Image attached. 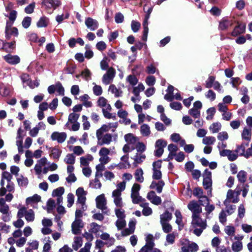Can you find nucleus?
Wrapping results in <instances>:
<instances>
[{"instance_id":"f257e3e1","label":"nucleus","mask_w":252,"mask_h":252,"mask_svg":"<svg viewBox=\"0 0 252 252\" xmlns=\"http://www.w3.org/2000/svg\"><path fill=\"white\" fill-rule=\"evenodd\" d=\"M191 227L193 233L199 236L207 227L206 220H203L199 216H191Z\"/></svg>"},{"instance_id":"f03ea898","label":"nucleus","mask_w":252,"mask_h":252,"mask_svg":"<svg viewBox=\"0 0 252 252\" xmlns=\"http://www.w3.org/2000/svg\"><path fill=\"white\" fill-rule=\"evenodd\" d=\"M114 212L117 220L115 222V225L118 230H121L126 225L125 211L123 207L115 208Z\"/></svg>"},{"instance_id":"7ed1b4c3","label":"nucleus","mask_w":252,"mask_h":252,"mask_svg":"<svg viewBox=\"0 0 252 252\" xmlns=\"http://www.w3.org/2000/svg\"><path fill=\"white\" fill-rule=\"evenodd\" d=\"M80 114L76 113H70L68 117V121L65 126L72 131H77L80 128V124L78 122Z\"/></svg>"},{"instance_id":"20e7f679","label":"nucleus","mask_w":252,"mask_h":252,"mask_svg":"<svg viewBox=\"0 0 252 252\" xmlns=\"http://www.w3.org/2000/svg\"><path fill=\"white\" fill-rule=\"evenodd\" d=\"M242 190L238 186L234 190L229 189L227 192L226 199L224 201V204L227 205L230 202L234 203H237L239 200V196Z\"/></svg>"},{"instance_id":"39448f33","label":"nucleus","mask_w":252,"mask_h":252,"mask_svg":"<svg viewBox=\"0 0 252 252\" xmlns=\"http://www.w3.org/2000/svg\"><path fill=\"white\" fill-rule=\"evenodd\" d=\"M141 186L137 183H134L131 188L130 197L133 204H139L145 200L139 194Z\"/></svg>"},{"instance_id":"423d86ee","label":"nucleus","mask_w":252,"mask_h":252,"mask_svg":"<svg viewBox=\"0 0 252 252\" xmlns=\"http://www.w3.org/2000/svg\"><path fill=\"white\" fill-rule=\"evenodd\" d=\"M0 212L2 214V220L4 222H8L11 219L9 208L3 198H0Z\"/></svg>"},{"instance_id":"0eeeda50","label":"nucleus","mask_w":252,"mask_h":252,"mask_svg":"<svg viewBox=\"0 0 252 252\" xmlns=\"http://www.w3.org/2000/svg\"><path fill=\"white\" fill-rule=\"evenodd\" d=\"M61 4L60 0H43L42 6L48 13L51 14L53 10Z\"/></svg>"},{"instance_id":"6e6552de","label":"nucleus","mask_w":252,"mask_h":252,"mask_svg":"<svg viewBox=\"0 0 252 252\" xmlns=\"http://www.w3.org/2000/svg\"><path fill=\"white\" fill-rule=\"evenodd\" d=\"M24 216L28 222H32L34 220V213L32 209L27 210L25 207L20 208L18 212L17 217L20 219Z\"/></svg>"},{"instance_id":"1a4fd4ad","label":"nucleus","mask_w":252,"mask_h":252,"mask_svg":"<svg viewBox=\"0 0 252 252\" xmlns=\"http://www.w3.org/2000/svg\"><path fill=\"white\" fill-rule=\"evenodd\" d=\"M152 238V236L151 235L148 236L145 245L141 248L139 252H161L159 249L154 248L155 244L154 242H151Z\"/></svg>"},{"instance_id":"9d476101","label":"nucleus","mask_w":252,"mask_h":252,"mask_svg":"<svg viewBox=\"0 0 252 252\" xmlns=\"http://www.w3.org/2000/svg\"><path fill=\"white\" fill-rule=\"evenodd\" d=\"M110 154V149L106 147H102L98 152L99 162L108 164L111 160V158L109 156Z\"/></svg>"},{"instance_id":"9b49d317","label":"nucleus","mask_w":252,"mask_h":252,"mask_svg":"<svg viewBox=\"0 0 252 252\" xmlns=\"http://www.w3.org/2000/svg\"><path fill=\"white\" fill-rule=\"evenodd\" d=\"M97 139V144L100 146L109 145L112 141V135L110 133L96 134Z\"/></svg>"},{"instance_id":"f8f14e48","label":"nucleus","mask_w":252,"mask_h":252,"mask_svg":"<svg viewBox=\"0 0 252 252\" xmlns=\"http://www.w3.org/2000/svg\"><path fill=\"white\" fill-rule=\"evenodd\" d=\"M76 194L77 196V203L80 204L81 209L85 211L87 209V206L85 204L86 200V193L82 188H79L76 191Z\"/></svg>"},{"instance_id":"ddd939ff","label":"nucleus","mask_w":252,"mask_h":252,"mask_svg":"<svg viewBox=\"0 0 252 252\" xmlns=\"http://www.w3.org/2000/svg\"><path fill=\"white\" fill-rule=\"evenodd\" d=\"M115 75V69L112 67H109L106 73L103 75L102 78V83L105 85L111 84L113 82Z\"/></svg>"},{"instance_id":"4468645a","label":"nucleus","mask_w":252,"mask_h":252,"mask_svg":"<svg viewBox=\"0 0 252 252\" xmlns=\"http://www.w3.org/2000/svg\"><path fill=\"white\" fill-rule=\"evenodd\" d=\"M161 162L158 160L153 163V175L152 178L155 180H160L162 177V173L160 171Z\"/></svg>"},{"instance_id":"2eb2a0df","label":"nucleus","mask_w":252,"mask_h":252,"mask_svg":"<svg viewBox=\"0 0 252 252\" xmlns=\"http://www.w3.org/2000/svg\"><path fill=\"white\" fill-rule=\"evenodd\" d=\"M188 208L192 212V216H199L202 212L200 205L194 200H192L188 205Z\"/></svg>"},{"instance_id":"dca6fc26","label":"nucleus","mask_w":252,"mask_h":252,"mask_svg":"<svg viewBox=\"0 0 252 252\" xmlns=\"http://www.w3.org/2000/svg\"><path fill=\"white\" fill-rule=\"evenodd\" d=\"M5 15L9 20V21L7 23L13 24L16 19L17 12L16 11L12 9V3H9L5 6Z\"/></svg>"},{"instance_id":"f3484780","label":"nucleus","mask_w":252,"mask_h":252,"mask_svg":"<svg viewBox=\"0 0 252 252\" xmlns=\"http://www.w3.org/2000/svg\"><path fill=\"white\" fill-rule=\"evenodd\" d=\"M96 207L101 210L104 213H107L109 211L107 210L106 200L103 194L98 196L95 199Z\"/></svg>"},{"instance_id":"a211bd4d","label":"nucleus","mask_w":252,"mask_h":252,"mask_svg":"<svg viewBox=\"0 0 252 252\" xmlns=\"http://www.w3.org/2000/svg\"><path fill=\"white\" fill-rule=\"evenodd\" d=\"M13 24L6 23L5 27V37L6 39H9L11 36H17L18 35V29L15 27H12Z\"/></svg>"},{"instance_id":"6ab92c4d","label":"nucleus","mask_w":252,"mask_h":252,"mask_svg":"<svg viewBox=\"0 0 252 252\" xmlns=\"http://www.w3.org/2000/svg\"><path fill=\"white\" fill-rule=\"evenodd\" d=\"M47 163V159L45 157H43L37 161L34 167V170L36 175H37L38 177H39L42 173L43 167Z\"/></svg>"},{"instance_id":"aec40b11","label":"nucleus","mask_w":252,"mask_h":252,"mask_svg":"<svg viewBox=\"0 0 252 252\" xmlns=\"http://www.w3.org/2000/svg\"><path fill=\"white\" fill-rule=\"evenodd\" d=\"M203 176V185L204 189H210L212 184L211 172L208 169H206L204 171Z\"/></svg>"},{"instance_id":"412c9836","label":"nucleus","mask_w":252,"mask_h":252,"mask_svg":"<svg viewBox=\"0 0 252 252\" xmlns=\"http://www.w3.org/2000/svg\"><path fill=\"white\" fill-rule=\"evenodd\" d=\"M220 155L222 157H227L228 159L231 161L235 160L238 157V154L235 150H230L220 151Z\"/></svg>"},{"instance_id":"4be33fe9","label":"nucleus","mask_w":252,"mask_h":252,"mask_svg":"<svg viewBox=\"0 0 252 252\" xmlns=\"http://www.w3.org/2000/svg\"><path fill=\"white\" fill-rule=\"evenodd\" d=\"M84 224L82 220H76L72 222L71 230L74 234H78L81 232V229L83 227Z\"/></svg>"},{"instance_id":"5701e85b","label":"nucleus","mask_w":252,"mask_h":252,"mask_svg":"<svg viewBox=\"0 0 252 252\" xmlns=\"http://www.w3.org/2000/svg\"><path fill=\"white\" fill-rule=\"evenodd\" d=\"M67 137L66 133L64 132H54L51 135V138L53 141H57L58 143H62L66 139Z\"/></svg>"},{"instance_id":"b1692460","label":"nucleus","mask_w":252,"mask_h":252,"mask_svg":"<svg viewBox=\"0 0 252 252\" xmlns=\"http://www.w3.org/2000/svg\"><path fill=\"white\" fill-rule=\"evenodd\" d=\"M85 24L86 27L91 31H95L98 27V22L97 20L91 17H88L86 19Z\"/></svg>"},{"instance_id":"393cba45","label":"nucleus","mask_w":252,"mask_h":252,"mask_svg":"<svg viewBox=\"0 0 252 252\" xmlns=\"http://www.w3.org/2000/svg\"><path fill=\"white\" fill-rule=\"evenodd\" d=\"M147 198L152 203L155 205H158L161 203L160 197L157 196L154 191L149 192L147 194Z\"/></svg>"},{"instance_id":"a878e982","label":"nucleus","mask_w":252,"mask_h":252,"mask_svg":"<svg viewBox=\"0 0 252 252\" xmlns=\"http://www.w3.org/2000/svg\"><path fill=\"white\" fill-rule=\"evenodd\" d=\"M100 238L105 241V244L108 246H111L114 244L115 239L112 237H110V235L106 233L103 232L100 235Z\"/></svg>"},{"instance_id":"bb28decb","label":"nucleus","mask_w":252,"mask_h":252,"mask_svg":"<svg viewBox=\"0 0 252 252\" xmlns=\"http://www.w3.org/2000/svg\"><path fill=\"white\" fill-rule=\"evenodd\" d=\"M121 196V194L112 193V197L116 208L123 207L124 206V203Z\"/></svg>"},{"instance_id":"cd10ccee","label":"nucleus","mask_w":252,"mask_h":252,"mask_svg":"<svg viewBox=\"0 0 252 252\" xmlns=\"http://www.w3.org/2000/svg\"><path fill=\"white\" fill-rule=\"evenodd\" d=\"M4 60L11 64H16L20 63V59L17 55H7L3 57Z\"/></svg>"},{"instance_id":"c85d7f7f","label":"nucleus","mask_w":252,"mask_h":252,"mask_svg":"<svg viewBox=\"0 0 252 252\" xmlns=\"http://www.w3.org/2000/svg\"><path fill=\"white\" fill-rule=\"evenodd\" d=\"M97 105L103 110H111V105L108 103V100L103 96H100L97 101Z\"/></svg>"},{"instance_id":"c756f323","label":"nucleus","mask_w":252,"mask_h":252,"mask_svg":"<svg viewBox=\"0 0 252 252\" xmlns=\"http://www.w3.org/2000/svg\"><path fill=\"white\" fill-rule=\"evenodd\" d=\"M249 145L248 142L242 143L241 145H238L235 150L238 156H244L246 158V148Z\"/></svg>"},{"instance_id":"7c9ffc66","label":"nucleus","mask_w":252,"mask_h":252,"mask_svg":"<svg viewBox=\"0 0 252 252\" xmlns=\"http://www.w3.org/2000/svg\"><path fill=\"white\" fill-rule=\"evenodd\" d=\"M124 138L126 143L129 144L130 145H135L137 142L139 141V138L132 133L126 134Z\"/></svg>"},{"instance_id":"2f4dec72","label":"nucleus","mask_w":252,"mask_h":252,"mask_svg":"<svg viewBox=\"0 0 252 252\" xmlns=\"http://www.w3.org/2000/svg\"><path fill=\"white\" fill-rule=\"evenodd\" d=\"M140 206L143 208L142 214L145 216H148L153 213L152 208L149 206V203L147 202H142Z\"/></svg>"},{"instance_id":"473e14b6","label":"nucleus","mask_w":252,"mask_h":252,"mask_svg":"<svg viewBox=\"0 0 252 252\" xmlns=\"http://www.w3.org/2000/svg\"><path fill=\"white\" fill-rule=\"evenodd\" d=\"M168 150L169 152L168 158L169 159H172L174 156H175L176 152L178 150L177 146L174 144H170L168 146Z\"/></svg>"},{"instance_id":"72a5a7b5","label":"nucleus","mask_w":252,"mask_h":252,"mask_svg":"<svg viewBox=\"0 0 252 252\" xmlns=\"http://www.w3.org/2000/svg\"><path fill=\"white\" fill-rule=\"evenodd\" d=\"M171 140L176 143H179L180 146H183L185 144V139H183L179 133H174L170 136Z\"/></svg>"},{"instance_id":"f704fd0d","label":"nucleus","mask_w":252,"mask_h":252,"mask_svg":"<svg viewBox=\"0 0 252 252\" xmlns=\"http://www.w3.org/2000/svg\"><path fill=\"white\" fill-rule=\"evenodd\" d=\"M108 91L113 94L116 97H119L122 95L123 92L118 89L115 85H110L108 88Z\"/></svg>"},{"instance_id":"c9c22d12","label":"nucleus","mask_w":252,"mask_h":252,"mask_svg":"<svg viewBox=\"0 0 252 252\" xmlns=\"http://www.w3.org/2000/svg\"><path fill=\"white\" fill-rule=\"evenodd\" d=\"M82 238L81 237L76 236L74 238L73 242L72 244V249L75 251H77L82 247Z\"/></svg>"},{"instance_id":"e433bc0d","label":"nucleus","mask_w":252,"mask_h":252,"mask_svg":"<svg viewBox=\"0 0 252 252\" xmlns=\"http://www.w3.org/2000/svg\"><path fill=\"white\" fill-rule=\"evenodd\" d=\"M106 164L100 162L95 166V177H101L103 176L102 172L105 170V165Z\"/></svg>"},{"instance_id":"4c0bfd02","label":"nucleus","mask_w":252,"mask_h":252,"mask_svg":"<svg viewBox=\"0 0 252 252\" xmlns=\"http://www.w3.org/2000/svg\"><path fill=\"white\" fill-rule=\"evenodd\" d=\"M145 87L142 83H139L137 86L133 88L132 93L134 95L137 97L138 100H140V99L139 96L140 93L143 91Z\"/></svg>"},{"instance_id":"58836bf2","label":"nucleus","mask_w":252,"mask_h":252,"mask_svg":"<svg viewBox=\"0 0 252 252\" xmlns=\"http://www.w3.org/2000/svg\"><path fill=\"white\" fill-rule=\"evenodd\" d=\"M222 128V125L219 122L212 123L209 126V130L212 133H216L219 132Z\"/></svg>"},{"instance_id":"ea45409f","label":"nucleus","mask_w":252,"mask_h":252,"mask_svg":"<svg viewBox=\"0 0 252 252\" xmlns=\"http://www.w3.org/2000/svg\"><path fill=\"white\" fill-rule=\"evenodd\" d=\"M69 149L70 151L73 152V155L77 156H81L85 153L84 150L80 146H70Z\"/></svg>"},{"instance_id":"a19ab883","label":"nucleus","mask_w":252,"mask_h":252,"mask_svg":"<svg viewBox=\"0 0 252 252\" xmlns=\"http://www.w3.org/2000/svg\"><path fill=\"white\" fill-rule=\"evenodd\" d=\"M93 157L90 155H88L86 157H82L80 158V162L81 166L87 167L89 166V162L93 160Z\"/></svg>"},{"instance_id":"79ce46f5","label":"nucleus","mask_w":252,"mask_h":252,"mask_svg":"<svg viewBox=\"0 0 252 252\" xmlns=\"http://www.w3.org/2000/svg\"><path fill=\"white\" fill-rule=\"evenodd\" d=\"M40 200L41 197L39 195L35 194L32 197L27 198L26 199V203L28 205L33 206L34 204L39 202Z\"/></svg>"},{"instance_id":"37998d69","label":"nucleus","mask_w":252,"mask_h":252,"mask_svg":"<svg viewBox=\"0 0 252 252\" xmlns=\"http://www.w3.org/2000/svg\"><path fill=\"white\" fill-rule=\"evenodd\" d=\"M242 139L249 143L252 137L251 130L247 128H244L241 134Z\"/></svg>"},{"instance_id":"c03bdc74","label":"nucleus","mask_w":252,"mask_h":252,"mask_svg":"<svg viewBox=\"0 0 252 252\" xmlns=\"http://www.w3.org/2000/svg\"><path fill=\"white\" fill-rule=\"evenodd\" d=\"M126 188V181H123L118 183L116 186V189H114L112 193L121 194L122 191H124Z\"/></svg>"},{"instance_id":"a18cd8bd","label":"nucleus","mask_w":252,"mask_h":252,"mask_svg":"<svg viewBox=\"0 0 252 252\" xmlns=\"http://www.w3.org/2000/svg\"><path fill=\"white\" fill-rule=\"evenodd\" d=\"M140 131L143 136L147 137L151 134L150 127L147 124H142L140 126Z\"/></svg>"},{"instance_id":"49530a36","label":"nucleus","mask_w":252,"mask_h":252,"mask_svg":"<svg viewBox=\"0 0 252 252\" xmlns=\"http://www.w3.org/2000/svg\"><path fill=\"white\" fill-rule=\"evenodd\" d=\"M246 29V25L244 24H240L236 27L232 32L233 36H237L238 34L243 33L245 32Z\"/></svg>"},{"instance_id":"de8ad7c7","label":"nucleus","mask_w":252,"mask_h":252,"mask_svg":"<svg viewBox=\"0 0 252 252\" xmlns=\"http://www.w3.org/2000/svg\"><path fill=\"white\" fill-rule=\"evenodd\" d=\"M62 151L58 148L52 149L50 156L54 159H59L60 158Z\"/></svg>"},{"instance_id":"09e8293b","label":"nucleus","mask_w":252,"mask_h":252,"mask_svg":"<svg viewBox=\"0 0 252 252\" xmlns=\"http://www.w3.org/2000/svg\"><path fill=\"white\" fill-rule=\"evenodd\" d=\"M186 243L189 248V252H196L199 250V247L194 242H190L188 240L184 239Z\"/></svg>"},{"instance_id":"8fccbe9b","label":"nucleus","mask_w":252,"mask_h":252,"mask_svg":"<svg viewBox=\"0 0 252 252\" xmlns=\"http://www.w3.org/2000/svg\"><path fill=\"white\" fill-rule=\"evenodd\" d=\"M175 215L176 218V223L178 225L179 229H181L183 227V217L181 213L179 210H176L175 213Z\"/></svg>"},{"instance_id":"3c124183","label":"nucleus","mask_w":252,"mask_h":252,"mask_svg":"<svg viewBox=\"0 0 252 252\" xmlns=\"http://www.w3.org/2000/svg\"><path fill=\"white\" fill-rule=\"evenodd\" d=\"M80 100L83 102V104L86 107H91L92 106V103L89 101L90 96L87 94H84V95L80 96Z\"/></svg>"},{"instance_id":"603ef678","label":"nucleus","mask_w":252,"mask_h":252,"mask_svg":"<svg viewBox=\"0 0 252 252\" xmlns=\"http://www.w3.org/2000/svg\"><path fill=\"white\" fill-rule=\"evenodd\" d=\"M134 176L135 180L137 182L139 183H143L144 180L143 177V171L141 168H138L136 170Z\"/></svg>"},{"instance_id":"864d4df0","label":"nucleus","mask_w":252,"mask_h":252,"mask_svg":"<svg viewBox=\"0 0 252 252\" xmlns=\"http://www.w3.org/2000/svg\"><path fill=\"white\" fill-rule=\"evenodd\" d=\"M216 142V138L213 136L204 137L202 139V143L206 146L214 145Z\"/></svg>"},{"instance_id":"5fc2aeb1","label":"nucleus","mask_w":252,"mask_h":252,"mask_svg":"<svg viewBox=\"0 0 252 252\" xmlns=\"http://www.w3.org/2000/svg\"><path fill=\"white\" fill-rule=\"evenodd\" d=\"M172 217V214L168 211H166L160 216V222H168L171 220Z\"/></svg>"},{"instance_id":"6e6d98bb","label":"nucleus","mask_w":252,"mask_h":252,"mask_svg":"<svg viewBox=\"0 0 252 252\" xmlns=\"http://www.w3.org/2000/svg\"><path fill=\"white\" fill-rule=\"evenodd\" d=\"M232 250L234 252H239L243 248L242 242L241 241H237L232 244Z\"/></svg>"},{"instance_id":"4d7b16f0","label":"nucleus","mask_w":252,"mask_h":252,"mask_svg":"<svg viewBox=\"0 0 252 252\" xmlns=\"http://www.w3.org/2000/svg\"><path fill=\"white\" fill-rule=\"evenodd\" d=\"M224 231L226 234L231 237L235 235V228L231 225H228L224 227Z\"/></svg>"},{"instance_id":"13d9d810","label":"nucleus","mask_w":252,"mask_h":252,"mask_svg":"<svg viewBox=\"0 0 252 252\" xmlns=\"http://www.w3.org/2000/svg\"><path fill=\"white\" fill-rule=\"evenodd\" d=\"M64 161L67 164L73 165L75 162V157L73 154H68L64 158Z\"/></svg>"},{"instance_id":"bf43d9fd","label":"nucleus","mask_w":252,"mask_h":252,"mask_svg":"<svg viewBox=\"0 0 252 252\" xmlns=\"http://www.w3.org/2000/svg\"><path fill=\"white\" fill-rule=\"evenodd\" d=\"M237 177L239 182L244 183L247 179V173L244 170H241L237 174Z\"/></svg>"},{"instance_id":"052dcab7","label":"nucleus","mask_w":252,"mask_h":252,"mask_svg":"<svg viewBox=\"0 0 252 252\" xmlns=\"http://www.w3.org/2000/svg\"><path fill=\"white\" fill-rule=\"evenodd\" d=\"M49 23V19L45 17H42L40 18L37 22V26L38 28L46 27L47 26Z\"/></svg>"},{"instance_id":"680f3d73","label":"nucleus","mask_w":252,"mask_h":252,"mask_svg":"<svg viewBox=\"0 0 252 252\" xmlns=\"http://www.w3.org/2000/svg\"><path fill=\"white\" fill-rule=\"evenodd\" d=\"M101 226L95 222H92L90 225V232L96 234L100 230Z\"/></svg>"},{"instance_id":"e2e57ef3","label":"nucleus","mask_w":252,"mask_h":252,"mask_svg":"<svg viewBox=\"0 0 252 252\" xmlns=\"http://www.w3.org/2000/svg\"><path fill=\"white\" fill-rule=\"evenodd\" d=\"M94 87L93 88V92L94 95L100 96L103 93L102 87L100 85H96L95 83H93Z\"/></svg>"},{"instance_id":"0e129e2a","label":"nucleus","mask_w":252,"mask_h":252,"mask_svg":"<svg viewBox=\"0 0 252 252\" xmlns=\"http://www.w3.org/2000/svg\"><path fill=\"white\" fill-rule=\"evenodd\" d=\"M64 192V188L60 187L53 190L52 195L53 197H59L62 196Z\"/></svg>"},{"instance_id":"69168bd1","label":"nucleus","mask_w":252,"mask_h":252,"mask_svg":"<svg viewBox=\"0 0 252 252\" xmlns=\"http://www.w3.org/2000/svg\"><path fill=\"white\" fill-rule=\"evenodd\" d=\"M146 156L143 153H137L133 158V159L137 163H140L145 159Z\"/></svg>"},{"instance_id":"338daca9","label":"nucleus","mask_w":252,"mask_h":252,"mask_svg":"<svg viewBox=\"0 0 252 252\" xmlns=\"http://www.w3.org/2000/svg\"><path fill=\"white\" fill-rule=\"evenodd\" d=\"M233 23L231 21L228 20H223L220 23V28L221 30H225L232 25Z\"/></svg>"},{"instance_id":"774afa93","label":"nucleus","mask_w":252,"mask_h":252,"mask_svg":"<svg viewBox=\"0 0 252 252\" xmlns=\"http://www.w3.org/2000/svg\"><path fill=\"white\" fill-rule=\"evenodd\" d=\"M126 81L131 86H134L138 83V79L134 75H129L126 78Z\"/></svg>"}]
</instances>
